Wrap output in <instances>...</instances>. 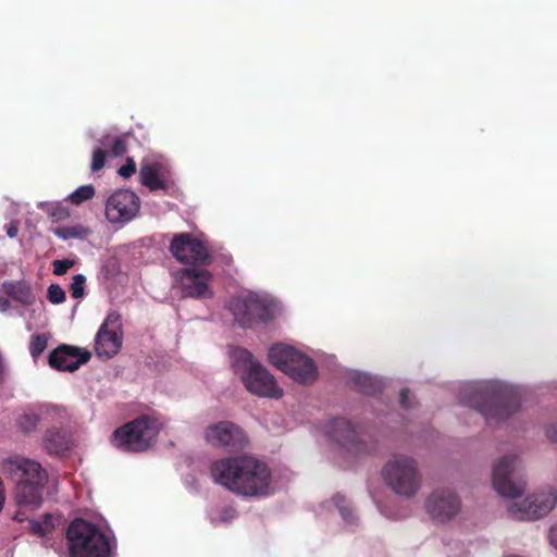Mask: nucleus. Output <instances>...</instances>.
<instances>
[{"label":"nucleus","mask_w":557,"mask_h":557,"mask_svg":"<svg viewBox=\"0 0 557 557\" xmlns=\"http://www.w3.org/2000/svg\"><path fill=\"white\" fill-rule=\"evenodd\" d=\"M214 482L243 496L268 494L271 472L265 463L251 456L223 458L211 465Z\"/></svg>","instance_id":"nucleus-1"},{"label":"nucleus","mask_w":557,"mask_h":557,"mask_svg":"<svg viewBox=\"0 0 557 557\" xmlns=\"http://www.w3.org/2000/svg\"><path fill=\"white\" fill-rule=\"evenodd\" d=\"M1 470L16 481V500L20 505L39 507L48 473L41 465L18 455L4 459Z\"/></svg>","instance_id":"nucleus-2"},{"label":"nucleus","mask_w":557,"mask_h":557,"mask_svg":"<svg viewBox=\"0 0 557 557\" xmlns=\"http://www.w3.org/2000/svg\"><path fill=\"white\" fill-rule=\"evenodd\" d=\"M473 398L468 401L486 420L502 421L516 412L521 406V397L517 389L499 384L472 388Z\"/></svg>","instance_id":"nucleus-3"},{"label":"nucleus","mask_w":557,"mask_h":557,"mask_svg":"<svg viewBox=\"0 0 557 557\" xmlns=\"http://www.w3.org/2000/svg\"><path fill=\"white\" fill-rule=\"evenodd\" d=\"M234 368L249 393L276 399L283 396L275 377L247 349L236 351Z\"/></svg>","instance_id":"nucleus-4"},{"label":"nucleus","mask_w":557,"mask_h":557,"mask_svg":"<svg viewBox=\"0 0 557 557\" xmlns=\"http://www.w3.org/2000/svg\"><path fill=\"white\" fill-rule=\"evenodd\" d=\"M70 557H110L108 537L94 523L76 518L67 527Z\"/></svg>","instance_id":"nucleus-5"},{"label":"nucleus","mask_w":557,"mask_h":557,"mask_svg":"<svg viewBox=\"0 0 557 557\" xmlns=\"http://www.w3.org/2000/svg\"><path fill=\"white\" fill-rule=\"evenodd\" d=\"M386 484L398 495L412 497L421 487V474L417 461L405 455H396L382 469Z\"/></svg>","instance_id":"nucleus-6"},{"label":"nucleus","mask_w":557,"mask_h":557,"mask_svg":"<svg viewBox=\"0 0 557 557\" xmlns=\"http://www.w3.org/2000/svg\"><path fill=\"white\" fill-rule=\"evenodd\" d=\"M158 433L159 428L156 421L141 416L117 428L112 434V443L122 450L140 453L152 445Z\"/></svg>","instance_id":"nucleus-7"},{"label":"nucleus","mask_w":557,"mask_h":557,"mask_svg":"<svg viewBox=\"0 0 557 557\" xmlns=\"http://www.w3.org/2000/svg\"><path fill=\"white\" fill-rule=\"evenodd\" d=\"M170 251L178 262L184 264L206 265L211 262L207 245L190 233L174 235L170 243Z\"/></svg>","instance_id":"nucleus-8"},{"label":"nucleus","mask_w":557,"mask_h":557,"mask_svg":"<svg viewBox=\"0 0 557 557\" xmlns=\"http://www.w3.org/2000/svg\"><path fill=\"white\" fill-rule=\"evenodd\" d=\"M520 460L517 456H505L493 469L492 482L495 491L508 498L520 496L525 487L522 480L513 481Z\"/></svg>","instance_id":"nucleus-9"},{"label":"nucleus","mask_w":557,"mask_h":557,"mask_svg":"<svg viewBox=\"0 0 557 557\" xmlns=\"http://www.w3.org/2000/svg\"><path fill=\"white\" fill-rule=\"evenodd\" d=\"M556 503L557 495L554 491L536 493L519 503L511 504L508 512L516 520H536L546 516L555 507Z\"/></svg>","instance_id":"nucleus-10"},{"label":"nucleus","mask_w":557,"mask_h":557,"mask_svg":"<svg viewBox=\"0 0 557 557\" xmlns=\"http://www.w3.org/2000/svg\"><path fill=\"white\" fill-rule=\"evenodd\" d=\"M205 437L212 446L222 447L230 453L242 450L247 444L244 431L228 421L209 425L205 431Z\"/></svg>","instance_id":"nucleus-11"},{"label":"nucleus","mask_w":557,"mask_h":557,"mask_svg":"<svg viewBox=\"0 0 557 557\" xmlns=\"http://www.w3.org/2000/svg\"><path fill=\"white\" fill-rule=\"evenodd\" d=\"M139 197L132 190H115L106 202V216L111 223H127L139 212Z\"/></svg>","instance_id":"nucleus-12"},{"label":"nucleus","mask_w":557,"mask_h":557,"mask_svg":"<svg viewBox=\"0 0 557 557\" xmlns=\"http://www.w3.org/2000/svg\"><path fill=\"white\" fill-rule=\"evenodd\" d=\"M424 507L434 521L445 523L459 513L461 500L449 488H436L428 496Z\"/></svg>","instance_id":"nucleus-13"},{"label":"nucleus","mask_w":557,"mask_h":557,"mask_svg":"<svg viewBox=\"0 0 557 557\" xmlns=\"http://www.w3.org/2000/svg\"><path fill=\"white\" fill-rule=\"evenodd\" d=\"M90 357V352L83 348L61 344L49 354L48 362L58 371L73 372L88 362Z\"/></svg>","instance_id":"nucleus-14"},{"label":"nucleus","mask_w":557,"mask_h":557,"mask_svg":"<svg viewBox=\"0 0 557 557\" xmlns=\"http://www.w3.org/2000/svg\"><path fill=\"white\" fill-rule=\"evenodd\" d=\"M212 274L206 269L184 268L180 271L182 292L185 297L210 298L209 282Z\"/></svg>","instance_id":"nucleus-15"},{"label":"nucleus","mask_w":557,"mask_h":557,"mask_svg":"<svg viewBox=\"0 0 557 557\" xmlns=\"http://www.w3.org/2000/svg\"><path fill=\"white\" fill-rule=\"evenodd\" d=\"M327 436L343 447L354 451L363 453V443L351 423L344 418H335L330 421L326 429Z\"/></svg>","instance_id":"nucleus-16"},{"label":"nucleus","mask_w":557,"mask_h":557,"mask_svg":"<svg viewBox=\"0 0 557 557\" xmlns=\"http://www.w3.org/2000/svg\"><path fill=\"white\" fill-rule=\"evenodd\" d=\"M290 369L286 374L300 384H311L318 377V370L314 361L298 350L297 357L289 363Z\"/></svg>","instance_id":"nucleus-17"},{"label":"nucleus","mask_w":557,"mask_h":557,"mask_svg":"<svg viewBox=\"0 0 557 557\" xmlns=\"http://www.w3.org/2000/svg\"><path fill=\"white\" fill-rule=\"evenodd\" d=\"M122 347V334L107 329L102 323L96 336V351L99 356L112 358Z\"/></svg>","instance_id":"nucleus-18"},{"label":"nucleus","mask_w":557,"mask_h":557,"mask_svg":"<svg viewBox=\"0 0 557 557\" xmlns=\"http://www.w3.org/2000/svg\"><path fill=\"white\" fill-rule=\"evenodd\" d=\"M162 165L158 162H146L140 165L139 181L151 191L168 190L169 183L162 176Z\"/></svg>","instance_id":"nucleus-19"},{"label":"nucleus","mask_w":557,"mask_h":557,"mask_svg":"<svg viewBox=\"0 0 557 557\" xmlns=\"http://www.w3.org/2000/svg\"><path fill=\"white\" fill-rule=\"evenodd\" d=\"M298 350L284 344H275L269 350V361L278 370L284 372L290 369L289 363L297 357Z\"/></svg>","instance_id":"nucleus-20"},{"label":"nucleus","mask_w":557,"mask_h":557,"mask_svg":"<svg viewBox=\"0 0 557 557\" xmlns=\"http://www.w3.org/2000/svg\"><path fill=\"white\" fill-rule=\"evenodd\" d=\"M228 309L232 312L234 320L242 327L252 326V313H250V300L249 296L245 298H233L228 302Z\"/></svg>","instance_id":"nucleus-21"},{"label":"nucleus","mask_w":557,"mask_h":557,"mask_svg":"<svg viewBox=\"0 0 557 557\" xmlns=\"http://www.w3.org/2000/svg\"><path fill=\"white\" fill-rule=\"evenodd\" d=\"M349 382L358 392L366 395H374L382 389L381 381L360 372H354L349 375Z\"/></svg>","instance_id":"nucleus-22"},{"label":"nucleus","mask_w":557,"mask_h":557,"mask_svg":"<svg viewBox=\"0 0 557 557\" xmlns=\"http://www.w3.org/2000/svg\"><path fill=\"white\" fill-rule=\"evenodd\" d=\"M3 289L9 297L23 305H30L34 300L30 287L23 282H5Z\"/></svg>","instance_id":"nucleus-23"},{"label":"nucleus","mask_w":557,"mask_h":557,"mask_svg":"<svg viewBox=\"0 0 557 557\" xmlns=\"http://www.w3.org/2000/svg\"><path fill=\"white\" fill-rule=\"evenodd\" d=\"M44 445L49 454H61L70 448L65 434L55 429L46 432Z\"/></svg>","instance_id":"nucleus-24"},{"label":"nucleus","mask_w":557,"mask_h":557,"mask_svg":"<svg viewBox=\"0 0 557 557\" xmlns=\"http://www.w3.org/2000/svg\"><path fill=\"white\" fill-rule=\"evenodd\" d=\"M250 313H252V325L260 322H268L273 318L272 308L257 296H249Z\"/></svg>","instance_id":"nucleus-25"},{"label":"nucleus","mask_w":557,"mask_h":557,"mask_svg":"<svg viewBox=\"0 0 557 557\" xmlns=\"http://www.w3.org/2000/svg\"><path fill=\"white\" fill-rule=\"evenodd\" d=\"M53 530V517L50 513H45L39 520L30 521V531L39 537L50 534Z\"/></svg>","instance_id":"nucleus-26"},{"label":"nucleus","mask_w":557,"mask_h":557,"mask_svg":"<svg viewBox=\"0 0 557 557\" xmlns=\"http://www.w3.org/2000/svg\"><path fill=\"white\" fill-rule=\"evenodd\" d=\"M54 234L62 239L85 238L89 231L82 225L61 226L54 231Z\"/></svg>","instance_id":"nucleus-27"},{"label":"nucleus","mask_w":557,"mask_h":557,"mask_svg":"<svg viewBox=\"0 0 557 557\" xmlns=\"http://www.w3.org/2000/svg\"><path fill=\"white\" fill-rule=\"evenodd\" d=\"M95 196V188L92 185L79 186L76 190L69 195L67 200L75 206L91 199Z\"/></svg>","instance_id":"nucleus-28"},{"label":"nucleus","mask_w":557,"mask_h":557,"mask_svg":"<svg viewBox=\"0 0 557 557\" xmlns=\"http://www.w3.org/2000/svg\"><path fill=\"white\" fill-rule=\"evenodd\" d=\"M48 335L47 334H34L29 342V352L34 359H37L47 348Z\"/></svg>","instance_id":"nucleus-29"},{"label":"nucleus","mask_w":557,"mask_h":557,"mask_svg":"<svg viewBox=\"0 0 557 557\" xmlns=\"http://www.w3.org/2000/svg\"><path fill=\"white\" fill-rule=\"evenodd\" d=\"M38 422L39 417L35 412H24L18 417L16 424L22 432L29 433L36 429Z\"/></svg>","instance_id":"nucleus-30"},{"label":"nucleus","mask_w":557,"mask_h":557,"mask_svg":"<svg viewBox=\"0 0 557 557\" xmlns=\"http://www.w3.org/2000/svg\"><path fill=\"white\" fill-rule=\"evenodd\" d=\"M333 502H334L335 506L338 508L343 519L349 523H352L355 521V515H354V510L349 506V503L346 499V497L343 495L336 494L333 497Z\"/></svg>","instance_id":"nucleus-31"},{"label":"nucleus","mask_w":557,"mask_h":557,"mask_svg":"<svg viewBox=\"0 0 557 557\" xmlns=\"http://www.w3.org/2000/svg\"><path fill=\"white\" fill-rule=\"evenodd\" d=\"M85 283L86 277L83 274H76L72 278V283L70 285V293L73 298H82L85 294Z\"/></svg>","instance_id":"nucleus-32"},{"label":"nucleus","mask_w":557,"mask_h":557,"mask_svg":"<svg viewBox=\"0 0 557 557\" xmlns=\"http://www.w3.org/2000/svg\"><path fill=\"white\" fill-rule=\"evenodd\" d=\"M48 300L53 305H60L65 301V292L59 284H51L47 292Z\"/></svg>","instance_id":"nucleus-33"},{"label":"nucleus","mask_w":557,"mask_h":557,"mask_svg":"<svg viewBox=\"0 0 557 557\" xmlns=\"http://www.w3.org/2000/svg\"><path fill=\"white\" fill-rule=\"evenodd\" d=\"M107 152L103 149L97 148L92 152L91 171L98 172L106 165Z\"/></svg>","instance_id":"nucleus-34"},{"label":"nucleus","mask_w":557,"mask_h":557,"mask_svg":"<svg viewBox=\"0 0 557 557\" xmlns=\"http://www.w3.org/2000/svg\"><path fill=\"white\" fill-rule=\"evenodd\" d=\"M75 264L74 260L71 259H62V260H54L52 262L53 267V274L55 275H63L65 274L71 268H73Z\"/></svg>","instance_id":"nucleus-35"},{"label":"nucleus","mask_w":557,"mask_h":557,"mask_svg":"<svg viewBox=\"0 0 557 557\" xmlns=\"http://www.w3.org/2000/svg\"><path fill=\"white\" fill-rule=\"evenodd\" d=\"M110 150L111 153L115 157L123 156L127 150V143L125 138L122 136L114 137Z\"/></svg>","instance_id":"nucleus-36"},{"label":"nucleus","mask_w":557,"mask_h":557,"mask_svg":"<svg viewBox=\"0 0 557 557\" xmlns=\"http://www.w3.org/2000/svg\"><path fill=\"white\" fill-rule=\"evenodd\" d=\"M136 172V164L132 158H127L126 163L119 169L122 177H131Z\"/></svg>","instance_id":"nucleus-37"},{"label":"nucleus","mask_w":557,"mask_h":557,"mask_svg":"<svg viewBox=\"0 0 557 557\" xmlns=\"http://www.w3.org/2000/svg\"><path fill=\"white\" fill-rule=\"evenodd\" d=\"M49 214L57 220H63L69 216V211L61 206H55Z\"/></svg>","instance_id":"nucleus-38"},{"label":"nucleus","mask_w":557,"mask_h":557,"mask_svg":"<svg viewBox=\"0 0 557 557\" xmlns=\"http://www.w3.org/2000/svg\"><path fill=\"white\" fill-rule=\"evenodd\" d=\"M5 231L9 237L14 238L18 233V222L13 220L8 225H5Z\"/></svg>","instance_id":"nucleus-39"},{"label":"nucleus","mask_w":557,"mask_h":557,"mask_svg":"<svg viewBox=\"0 0 557 557\" xmlns=\"http://www.w3.org/2000/svg\"><path fill=\"white\" fill-rule=\"evenodd\" d=\"M409 395H410V391L408 388H403L400 391V405L401 407H404L405 409H408L410 407L409 405Z\"/></svg>","instance_id":"nucleus-40"},{"label":"nucleus","mask_w":557,"mask_h":557,"mask_svg":"<svg viewBox=\"0 0 557 557\" xmlns=\"http://www.w3.org/2000/svg\"><path fill=\"white\" fill-rule=\"evenodd\" d=\"M546 436L552 441L557 443V424H550L546 429Z\"/></svg>","instance_id":"nucleus-41"},{"label":"nucleus","mask_w":557,"mask_h":557,"mask_svg":"<svg viewBox=\"0 0 557 557\" xmlns=\"http://www.w3.org/2000/svg\"><path fill=\"white\" fill-rule=\"evenodd\" d=\"M548 537L550 544L557 547V525L550 528Z\"/></svg>","instance_id":"nucleus-42"},{"label":"nucleus","mask_w":557,"mask_h":557,"mask_svg":"<svg viewBox=\"0 0 557 557\" xmlns=\"http://www.w3.org/2000/svg\"><path fill=\"white\" fill-rule=\"evenodd\" d=\"M119 320H120V314L116 312H112V313L108 314V317L103 323H107V326H108L110 323H117Z\"/></svg>","instance_id":"nucleus-43"},{"label":"nucleus","mask_w":557,"mask_h":557,"mask_svg":"<svg viewBox=\"0 0 557 557\" xmlns=\"http://www.w3.org/2000/svg\"><path fill=\"white\" fill-rule=\"evenodd\" d=\"M10 306L11 305H10L9 299L0 297V310L1 311H7L10 308Z\"/></svg>","instance_id":"nucleus-44"}]
</instances>
